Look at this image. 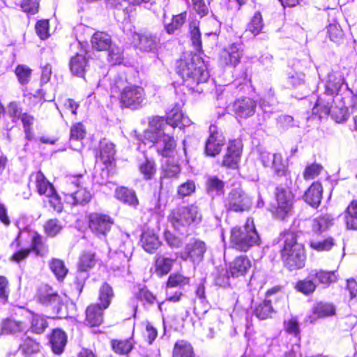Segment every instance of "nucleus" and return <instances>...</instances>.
<instances>
[{
  "label": "nucleus",
  "mask_w": 357,
  "mask_h": 357,
  "mask_svg": "<svg viewBox=\"0 0 357 357\" xmlns=\"http://www.w3.org/2000/svg\"><path fill=\"white\" fill-rule=\"evenodd\" d=\"M37 301L43 305L50 308L54 313L63 316L65 307L63 299L50 286L43 285L38 289Z\"/></svg>",
  "instance_id": "9"
},
{
  "label": "nucleus",
  "mask_w": 357,
  "mask_h": 357,
  "mask_svg": "<svg viewBox=\"0 0 357 357\" xmlns=\"http://www.w3.org/2000/svg\"><path fill=\"white\" fill-rule=\"evenodd\" d=\"M256 102L252 99L244 97L241 98L233 103V111L240 118H248L255 112Z\"/></svg>",
  "instance_id": "18"
},
{
  "label": "nucleus",
  "mask_w": 357,
  "mask_h": 357,
  "mask_svg": "<svg viewBox=\"0 0 357 357\" xmlns=\"http://www.w3.org/2000/svg\"><path fill=\"white\" fill-rule=\"evenodd\" d=\"M165 122L169 128V130L172 132L176 127L182 128L188 127L192 123L188 116H185L182 113L181 107L178 104L167 113Z\"/></svg>",
  "instance_id": "17"
},
{
  "label": "nucleus",
  "mask_w": 357,
  "mask_h": 357,
  "mask_svg": "<svg viewBox=\"0 0 357 357\" xmlns=\"http://www.w3.org/2000/svg\"><path fill=\"white\" fill-rule=\"evenodd\" d=\"M241 144L240 142H231L227 147V153L222 160V165L234 169L240 160Z\"/></svg>",
  "instance_id": "21"
},
{
  "label": "nucleus",
  "mask_w": 357,
  "mask_h": 357,
  "mask_svg": "<svg viewBox=\"0 0 357 357\" xmlns=\"http://www.w3.org/2000/svg\"><path fill=\"white\" fill-rule=\"evenodd\" d=\"M181 171L178 164L170 162L169 160L162 167V176L161 178H172L176 176Z\"/></svg>",
  "instance_id": "56"
},
{
  "label": "nucleus",
  "mask_w": 357,
  "mask_h": 357,
  "mask_svg": "<svg viewBox=\"0 0 357 357\" xmlns=\"http://www.w3.org/2000/svg\"><path fill=\"white\" fill-rule=\"evenodd\" d=\"M305 75L302 73L291 71L288 73L287 77V86L296 87L304 82Z\"/></svg>",
  "instance_id": "61"
},
{
  "label": "nucleus",
  "mask_w": 357,
  "mask_h": 357,
  "mask_svg": "<svg viewBox=\"0 0 357 357\" xmlns=\"http://www.w3.org/2000/svg\"><path fill=\"white\" fill-rule=\"evenodd\" d=\"M69 66L73 75L82 77L89 68V64L85 55L77 54L70 59Z\"/></svg>",
  "instance_id": "26"
},
{
  "label": "nucleus",
  "mask_w": 357,
  "mask_h": 357,
  "mask_svg": "<svg viewBox=\"0 0 357 357\" xmlns=\"http://www.w3.org/2000/svg\"><path fill=\"white\" fill-rule=\"evenodd\" d=\"M49 265L56 278L59 280H63L68 273L63 261L59 259H52Z\"/></svg>",
  "instance_id": "44"
},
{
  "label": "nucleus",
  "mask_w": 357,
  "mask_h": 357,
  "mask_svg": "<svg viewBox=\"0 0 357 357\" xmlns=\"http://www.w3.org/2000/svg\"><path fill=\"white\" fill-rule=\"evenodd\" d=\"M344 220L348 229L357 230V200H353L347 206Z\"/></svg>",
  "instance_id": "35"
},
{
  "label": "nucleus",
  "mask_w": 357,
  "mask_h": 357,
  "mask_svg": "<svg viewBox=\"0 0 357 357\" xmlns=\"http://www.w3.org/2000/svg\"><path fill=\"white\" fill-rule=\"evenodd\" d=\"M335 314V306L328 303H318L313 308L312 315L310 316V321L312 322L318 318H324L333 316Z\"/></svg>",
  "instance_id": "31"
},
{
  "label": "nucleus",
  "mask_w": 357,
  "mask_h": 357,
  "mask_svg": "<svg viewBox=\"0 0 357 357\" xmlns=\"http://www.w3.org/2000/svg\"><path fill=\"white\" fill-rule=\"evenodd\" d=\"M230 242L237 250L247 252L259 245L260 238L257 232L252 218H248L243 227H234L231 231Z\"/></svg>",
  "instance_id": "5"
},
{
  "label": "nucleus",
  "mask_w": 357,
  "mask_h": 357,
  "mask_svg": "<svg viewBox=\"0 0 357 357\" xmlns=\"http://www.w3.org/2000/svg\"><path fill=\"white\" fill-rule=\"evenodd\" d=\"M30 181L33 182L38 192L40 195L46 197L53 194L54 190L53 185L47 181L40 171L31 174Z\"/></svg>",
  "instance_id": "22"
},
{
  "label": "nucleus",
  "mask_w": 357,
  "mask_h": 357,
  "mask_svg": "<svg viewBox=\"0 0 357 357\" xmlns=\"http://www.w3.org/2000/svg\"><path fill=\"white\" fill-rule=\"evenodd\" d=\"M309 278L317 280L319 284L326 287L329 286L331 283L335 282L337 280L335 271H326L321 269L312 271L309 274Z\"/></svg>",
  "instance_id": "29"
},
{
  "label": "nucleus",
  "mask_w": 357,
  "mask_h": 357,
  "mask_svg": "<svg viewBox=\"0 0 357 357\" xmlns=\"http://www.w3.org/2000/svg\"><path fill=\"white\" fill-rule=\"evenodd\" d=\"M82 178V175L67 177L63 192L66 203L71 205H83L90 202L91 194L83 187Z\"/></svg>",
  "instance_id": "7"
},
{
  "label": "nucleus",
  "mask_w": 357,
  "mask_h": 357,
  "mask_svg": "<svg viewBox=\"0 0 357 357\" xmlns=\"http://www.w3.org/2000/svg\"><path fill=\"white\" fill-rule=\"evenodd\" d=\"M115 197L119 201L133 207H136L139 204L135 191L125 187L117 188L115 192Z\"/></svg>",
  "instance_id": "33"
},
{
  "label": "nucleus",
  "mask_w": 357,
  "mask_h": 357,
  "mask_svg": "<svg viewBox=\"0 0 357 357\" xmlns=\"http://www.w3.org/2000/svg\"><path fill=\"white\" fill-rule=\"evenodd\" d=\"M252 266L251 261L246 256H239L230 262L228 269L232 278L245 276Z\"/></svg>",
  "instance_id": "19"
},
{
  "label": "nucleus",
  "mask_w": 357,
  "mask_h": 357,
  "mask_svg": "<svg viewBox=\"0 0 357 357\" xmlns=\"http://www.w3.org/2000/svg\"><path fill=\"white\" fill-rule=\"evenodd\" d=\"M328 35L331 41L335 43H340L344 39V33L339 24L333 22L328 26Z\"/></svg>",
  "instance_id": "45"
},
{
  "label": "nucleus",
  "mask_w": 357,
  "mask_h": 357,
  "mask_svg": "<svg viewBox=\"0 0 357 357\" xmlns=\"http://www.w3.org/2000/svg\"><path fill=\"white\" fill-rule=\"evenodd\" d=\"M322 169L321 165L312 163L305 167L303 172V177L305 180L313 179L321 173Z\"/></svg>",
  "instance_id": "62"
},
{
  "label": "nucleus",
  "mask_w": 357,
  "mask_h": 357,
  "mask_svg": "<svg viewBox=\"0 0 357 357\" xmlns=\"http://www.w3.org/2000/svg\"><path fill=\"white\" fill-rule=\"evenodd\" d=\"M260 160L264 167H271L278 176L286 175L287 166L284 162L281 154L261 151L260 153Z\"/></svg>",
  "instance_id": "14"
},
{
  "label": "nucleus",
  "mask_w": 357,
  "mask_h": 357,
  "mask_svg": "<svg viewBox=\"0 0 357 357\" xmlns=\"http://www.w3.org/2000/svg\"><path fill=\"white\" fill-rule=\"evenodd\" d=\"M185 251L191 261L194 264H199L204 259V255L206 251V245L204 241L195 239L186 245Z\"/></svg>",
  "instance_id": "20"
},
{
  "label": "nucleus",
  "mask_w": 357,
  "mask_h": 357,
  "mask_svg": "<svg viewBox=\"0 0 357 357\" xmlns=\"http://www.w3.org/2000/svg\"><path fill=\"white\" fill-rule=\"evenodd\" d=\"M141 243L144 250L149 253L154 252L160 245L158 236L153 231H145L141 236Z\"/></svg>",
  "instance_id": "28"
},
{
  "label": "nucleus",
  "mask_w": 357,
  "mask_h": 357,
  "mask_svg": "<svg viewBox=\"0 0 357 357\" xmlns=\"http://www.w3.org/2000/svg\"><path fill=\"white\" fill-rule=\"evenodd\" d=\"M108 61L112 65L120 63L123 59V52L119 47L112 46L109 47Z\"/></svg>",
  "instance_id": "64"
},
{
  "label": "nucleus",
  "mask_w": 357,
  "mask_h": 357,
  "mask_svg": "<svg viewBox=\"0 0 357 357\" xmlns=\"http://www.w3.org/2000/svg\"><path fill=\"white\" fill-rule=\"evenodd\" d=\"M176 72L183 83L192 91L202 93V85L209 78V73L204 60L197 54H189L177 62Z\"/></svg>",
  "instance_id": "2"
},
{
  "label": "nucleus",
  "mask_w": 357,
  "mask_h": 357,
  "mask_svg": "<svg viewBox=\"0 0 357 357\" xmlns=\"http://www.w3.org/2000/svg\"><path fill=\"white\" fill-rule=\"evenodd\" d=\"M114 89L120 91L119 100L121 104L132 109L141 107L145 100V92L142 87L126 84L123 79L116 81Z\"/></svg>",
  "instance_id": "8"
},
{
  "label": "nucleus",
  "mask_w": 357,
  "mask_h": 357,
  "mask_svg": "<svg viewBox=\"0 0 357 357\" xmlns=\"http://www.w3.org/2000/svg\"><path fill=\"white\" fill-rule=\"evenodd\" d=\"M231 277L229 269H218L215 275V282L220 287H226L229 285V278Z\"/></svg>",
  "instance_id": "60"
},
{
  "label": "nucleus",
  "mask_w": 357,
  "mask_h": 357,
  "mask_svg": "<svg viewBox=\"0 0 357 357\" xmlns=\"http://www.w3.org/2000/svg\"><path fill=\"white\" fill-rule=\"evenodd\" d=\"M186 18V13L173 16L171 23L165 25L166 31L168 33H174V31L181 27Z\"/></svg>",
  "instance_id": "52"
},
{
  "label": "nucleus",
  "mask_w": 357,
  "mask_h": 357,
  "mask_svg": "<svg viewBox=\"0 0 357 357\" xmlns=\"http://www.w3.org/2000/svg\"><path fill=\"white\" fill-rule=\"evenodd\" d=\"M52 349L54 354H60L63 351L67 342V335L61 329H54L50 337Z\"/></svg>",
  "instance_id": "27"
},
{
  "label": "nucleus",
  "mask_w": 357,
  "mask_h": 357,
  "mask_svg": "<svg viewBox=\"0 0 357 357\" xmlns=\"http://www.w3.org/2000/svg\"><path fill=\"white\" fill-rule=\"evenodd\" d=\"M189 278L183 275L175 273L169 275L167 286V287H183L189 283Z\"/></svg>",
  "instance_id": "58"
},
{
  "label": "nucleus",
  "mask_w": 357,
  "mask_h": 357,
  "mask_svg": "<svg viewBox=\"0 0 357 357\" xmlns=\"http://www.w3.org/2000/svg\"><path fill=\"white\" fill-rule=\"evenodd\" d=\"M264 27L263 20L260 13L257 12L248 24L245 33L250 32L254 36L258 35Z\"/></svg>",
  "instance_id": "43"
},
{
  "label": "nucleus",
  "mask_w": 357,
  "mask_h": 357,
  "mask_svg": "<svg viewBox=\"0 0 357 357\" xmlns=\"http://www.w3.org/2000/svg\"><path fill=\"white\" fill-rule=\"evenodd\" d=\"M206 190L212 196L223 192L224 182L216 176H210L206 181Z\"/></svg>",
  "instance_id": "42"
},
{
  "label": "nucleus",
  "mask_w": 357,
  "mask_h": 357,
  "mask_svg": "<svg viewBox=\"0 0 357 357\" xmlns=\"http://www.w3.org/2000/svg\"><path fill=\"white\" fill-rule=\"evenodd\" d=\"M113 297V291L112 287L107 283H104L100 289L99 300L101 303V306L104 309L109 307L111 299Z\"/></svg>",
  "instance_id": "47"
},
{
  "label": "nucleus",
  "mask_w": 357,
  "mask_h": 357,
  "mask_svg": "<svg viewBox=\"0 0 357 357\" xmlns=\"http://www.w3.org/2000/svg\"><path fill=\"white\" fill-rule=\"evenodd\" d=\"M112 348L116 353L126 354L132 349V344L128 340H116L112 342Z\"/></svg>",
  "instance_id": "57"
},
{
  "label": "nucleus",
  "mask_w": 357,
  "mask_h": 357,
  "mask_svg": "<svg viewBox=\"0 0 357 357\" xmlns=\"http://www.w3.org/2000/svg\"><path fill=\"white\" fill-rule=\"evenodd\" d=\"M284 239L281 256L285 265L291 270L303 267L305 261L304 247L297 242L296 234L287 232L284 234Z\"/></svg>",
  "instance_id": "6"
},
{
  "label": "nucleus",
  "mask_w": 357,
  "mask_h": 357,
  "mask_svg": "<svg viewBox=\"0 0 357 357\" xmlns=\"http://www.w3.org/2000/svg\"><path fill=\"white\" fill-rule=\"evenodd\" d=\"M251 205V197L240 188L232 189L225 200V206L235 212L248 211Z\"/></svg>",
  "instance_id": "10"
},
{
  "label": "nucleus",
  "mask_w": 357,
  "mask_h": 357,
  "mask_svg": "<svg viewBox=\"0 0 357 357\" xmlns=\"http://www.w3.org/2000/svg\"><path fill=\"white\" fill-rule=\"evenodd\" d=\"M323 188L320 183L314 182L303 195L305 202L313 208H317L321 201Z\"/></svg>",
  "instance_id": "23"
},
{
  "label": "nucleus",
  "mask_w": 357,
  "mask_h": 357,
  "mask_svg": "<svg viewBox=\"0 0 357 357\" xmlns=\"http://www.w3.org/2000/svg\"><path fill=\"white\" fill-rule=\"evenodd\" d=\"M139 170L144 178L151 179L156 172L154 162L146 160L144 162L140 165Z\"/></svg>",
  "instance_id": "59"
},
{
  "label": "nucleus",
  "mask_w": 357,
  "mask_h": 357,
  "mask_svg": "<svg viewBox=\"0 0 357 357\" xmlns=\"http://www.w3.org/2000/svg\"><path fill=\"white\" fill-rule=\"evenodd\" d=\"M278 101L275 98L274 92L270 89L266 97L261 98L259 101V106L265 113H272L275 112Z\"/></svg>",
  "instance_id": "39"
},
{
  "label": "nucleus",
  "mask_w": 357,
  "mask_h": 357,
  "mask_svg": "<svg viewBox=\"0 0 357 357\" xmlns=\"http://www.w3.org/2000/svg\"><path fill=\"white\" fill-rule=\"evenodd\" d=\"M86 135L85 126L82 123L73 124L70 128V146L72 149L79 151L82 147L81 141Z\"/></svg>",
  "instance_id": "25"
},
{
  "label": "nucleus",
  "mask_w": 357,
  "mask_h": 357,
  "mask_svg": "<svg viewBox=\"0 0 357 357\" xmlns=\"http://www.w3.org/2000/svg\"><path fill=\"white\" fill-rule=\"evenodd\" d=\"M173 132L165 122L164 117L153 116L149 121V128L144 132V140L152 143L151 148L159 155L169 158L173 155L176 142Z\"/></svg>",
  "instance_id": "3"
},
{
  "label": "nucleus",
  "mask_w": 357,
  "mask_h": 357,
  "mask_svg": "<svg viewBox=\"0 0 357 357\" xmlns=\"http://www.w3.org/2000/svg\"><path fill=\"white\" fill-rule=\"evenodd\" d=\"M32 70L26 65H18L15 70V75L19 82L22 84H26L31 78Z\"/></svg>",
  "instance_id": "50"
},
{
  "label": "nucleus",
  "mask_w": 357,
  "mask_h": 357,
  "mask_svg": "<svg viewBox=\"0 0 357 357\" xmlns=\"http://www.w3.org/2000/svg\"><path fill=\"white\" fill-rule=\"evenodd\" d=\"M158 42L159 39L156 35L149 31L131 33V43L133 47L142 52H153L156 50Z\"/></svg>",
  "instance_id": "12"
},
{
  "label": "nucleus",
  "mask_w": 357,
  "mask_h": 357,
  "mask_svg": "<svg viewBox=\"0 0 357 357\" xmlns=\"http://www.w3.org/2000/svg\"><path fill=\"white\" fill-rule=\"evenodd\" d=\"M277 125L282 130L298 126L294 118L289 115H280L277 119Z\"/></svg>",
  "instance_id": "63"
},
{
  "label": "nucleus",
  "mask_w": 357,
  "mask_h": 357,
  "mask_svg": "<svg viewBox=\"0 0 357 357\" xmlns=\"http://www.w3.org/2000/svg\"><path fill=\"white\" fill-rule=\"evenodd\" d=\"M100 160L105 165H109L114 159L116 153L114 145L112 142L103 139L100 144Z\"/></svg>",
  "instance_id": "34"
},
{
  "label": "nucleus",
  "mask_w": 357,
  "mask_h": 357,
  "mask_svg": "<svg viewBox=\"0 0 357 357\" xmlns=\"http://www.w3.org/2000/svg\"><path fill=\"white\" fill-rule=\"evenodd\" d=\"M243 52V50L241 44H231L221 52L219 61L220 65L231 67L236 66L240 63Z\"/></svg>",
  "instance_id": "16"
},
{
  "label": "nucleus",
  "mask_w": 357,
  "mask_h": 357,
  "mask_svg": "<svg viewBox=\"0 0 357 357\" xmlns=\"http://www.w3.org/2000/svg\"><path fill=\"white\" fill-rule=\"evenodd\" d=\"M174 260L164 257H159L155 261L156 272L160 275L167 274L174 264Z\"/></svg>",
  "instance_id": "48"
},
{
  "label": "nucleus",
  "mask_w": 357,
  "mask_h": 357,
  "mask_svg": "<svg viewBox=\"0 0 357 357\" xmlns=\"http://www.w3.org/2000/svg\"><path fill=\"white\" fill-rule=\"evenodd\" d=\"M91 43L93 49L98 51H105L111 47L110 36L102 31H97L91 37Z\"/></svg>",
  "instance_id": "30"
},
{
  "label": "nucleus",
  "mask_w": 357,
  "mask_h": 357,
  "mask_svg": "<svg viewBox=\"0 0 357 357\" xmlns=\"http://www.w3.org/2000/svg\"><path fill=\"white\" fill-rule=\"evenodd\" d=\"M343 102L348 110V107H351L353 112L357 109V95L349 88L344 87V93H343ZM349 114L347 113V117Z\"/></svg>",
  "instance_id": "54"
},
{
  "label": "nucleus",
  "mask_w": 357,
  "mask_h": 357,
  "mask_svg": "<svg viewBox=\"0 0 357 357\" xmlns=\"http://www.w3.org/2000/svg\"><path fill=\"white\" fill-rule=\"evenodd\" d=\"M274 312L273 307L269 300H264L259 303L255 308L254 314L260 320L271 317Z\"/></svg>",
  "instance_id": "37"
},
{
  "label": "nucleus",
  "mask_w": 357,
  "mask_h": 357,
  "mask_svg": "<svg viewBox=\"0 0 357 357\" xmlns=\"http://www.w3.org/2000/svg\"><path fill=\"white\" fill-rule=\"evenodd\" d=\"M31 248L38 256H45L48 252L47 246L43 243L42 236L38 234L32 237Z\"/></svg>",
  "instance_id": "49"
},
{
  "label": "nucleus",
  "mask_w": 357,
  "mask_h": 357,
  "mask_svg": "<svg viewBox=\"0 0 357 357\" xmlns=\"http://www.w3.org/2000/svg\"><path fill=\"white\" fill-rule=\"evenodd\" d=\"M202 221V212L195 204L175 208L168 215V222L175 230L181 234L187 232L189 227H196Z\"/></svg>",
  "instance_id": "4"
},
{
  "label": "nucleus",
  "mask_w": 357,
  "mask_h": 357,
  "mask_svg": "<svg viewBox=\"0 0 357 357\" xmlns=\"http://www.w3.org/2000/svg\"><path fill=\"white\" fill-rule=\"evenodd\" d=\"M333 218L330 214L319 215L312 220V229L315 233H321L327 230L333 224Z\"/></svg>",
  "instance_id": "36"
},
{
  "label": "nucleus",
  "mask_w": 357,
  "mask_h": 357,
  "mask_svg": "<svg viewBox=\"0 0 357 357\" xmlns=\"http://www.w3.org/2000/svg\"><path fill=\"white\" fill-rule=\"evenodd\" d=\"M310 247L318 252L329 251L335 245L332 238H328L322 241L312 240L310 243Z\"/></svg>",
  "instance_id": "51"
},
{
  "label": "nucleus",
  "mask_w": 357,
  "mask_h": 357,
  "mask_svg": "<svg viewBox=\"0 0 357 357\" xmlns=\"http://www.w3.org/2000/svg\"><path fill=\"white\" fill-rule=\"evenodd\" d=\"M63 229L61 222L57 219H50L44 225L45 234L50 237H54Z\"/></svg>",
  "instance_id": "46"
},
{
  "label": "nucleus",
  "mask_w": 357,
  "mask_h": 357,
  "mask_svg": "<svg viewBox=\"0 0 357 357\" xmlns=\"http://www.w3.org/2000/svg\"><path fill=\"white\" fill-rule=\"evenodd\" d=\"M173 357H193L192 346L185 341H178L174 346Z\"/></svg>",
  "instance_id": "41"
},
{
  "label": "nucleus",
  "mask_w": 357,
  "mask_h": 357,
  "mask_svg": "<svg viewBox=\"0 0 357 357\" xmlns=\"http://www.w3.org/2000/svg\"><path fill=\"white\" fill-rule=\"evenodd\" d=\"M0 336L20 332L22 330V323L11 319H6L1 322Z\"/></svg>",
  "instance_id": "38"
},
{
  "label": "nucleus",
  "mask_w": 357,
  "mask_h": 357,
  "mask_svg": "<svg viewBox=\"0 0 357 357\" xmlns=\"http://www.w3.org/2000/svg\"><path fill=\"white\" fill-rule=\"evenodd\" d=\"M96 263L95 254L91 252H84L79 259L78 271L82 274L83 272H87L92 268Z\"/></svg>",
  "instance_id": "40"
},
{
  "label": "nucleus",
  "mask_w": 357,
  "mask_h": 357,
  "mask_svg": "<svg viewBox=\"0 0 357 357\" xmlns=\"http://www.w3.org/2000/svg\"><path fill=\"white\" fill-rule=\"evenodd\" d=\"M41 346L35 340L26 337L20 344L19 351L24 357H31L40 351Z\"/></svg>",
  "instance_id": "32"
},
{
  "label": "nucleus",
  "mask_w": 357,
  "mask_h": 357,
  "mask_svg": "<svg viewBox=\"0 0 357 357\" xmlns=\"http://www.w3.org/2000/svg\"><path fill=\"white\" fill-rule=\"evenodd\" d=\"M210 135L205 144V151L208 155L215 156L220 153L225 144V137L215 125L209 127Z\"/></svg>",
  "instance_id": "15"
},
{
  "label": "nucleus",
  "mask_w": 357,
  "mask_h": 357,
  "mask_svg": "<svg viewBox=\"0 0 357 357\" xmlns=\"http://www.w3.org/2000/svg\"><path fill=\"white\" fill-rule=\"evenodd\" d=\"M344 87H348L343 74L332 71L328 74L324 92L317 98L312 113L319 119L331 115L337 123L347 119V109L343 102Z\"/></svg>",
  "instance_id": "1"
},
{
  "label": "nucleus",
  "mask_w": 357,
  "mask_h": 357,
  "mask_svg": "<svg viewBox=\"0 0 357 357\" xmlns=\"http://www.w3.org/2000/svg\"><path fill=\"white\" fill-rule=\"evenodd\" d=\"M314 279H311L307 277V279L299 280L296 285V289L304 294H310L314 291L317 284L313 281Z\"/></svg>",
  "instance_id": "53"
},
{
  "label": "nucleus",
  "mask_w": 357,
  "mask_h": 357,
  "mask_svg": "<svg viewBox=\"0 0 357 357\" xmlns=\"http://www.w3.org/2000/svg\"><path fill=\"white\" fill-rule=\"evenodd\" d=\"M275 194L278 204L275 215L278 218L283 220L291 211L294 195L291 191L282 187H277Z\"/></svg>",
  "instance_id": "11"
},
{
  "label": "nucleus",
  "mask_w": 357,
  "mask_h": 357,
  "mask_svg": "<svg viewBox=\"0 0 357 357\" xmlns=\"http://www.w3.org/2000/svg\"><path fill=\"white\" fill-rule=\"evenodd\" d=\"M102 306L96 304L89 305L86 310L85 324L89 326H98L103 321Z\"/></svg>",
  "instance_id": "24"
},
{
  "label": "nucleus",
  "mask_w": 357,
  "mask_h": 357,
  "mask_svg": "<svg viewBox=\"0 0 357 357\" xmlns=\"http://www.w3.org/2000/svg\"><path fill=\"white\" fill-rule=\"evenodd\" d=\"M47 327V322L46 319L38 314H35L31 320V331L37 334H40L44 332Z\"/></svg>",
  "instance_id": "55"
},
{
  "label": "nucleus",
  "mask_w": 357,
  "mask_h": 357,
  "mask_svg": "<svg viewBox=\"0 0 357 357\" xmlns=\"http://www.w3.org/2000/svg\"><path fill=\"white\" fill-rule=\"evenodd\" d=\"M113 221L112 218L105 214L93 213L89 215V227L97 236H105L110 231Z\"/></svg>",
  "instance_id": "13"
}]
</instances>
